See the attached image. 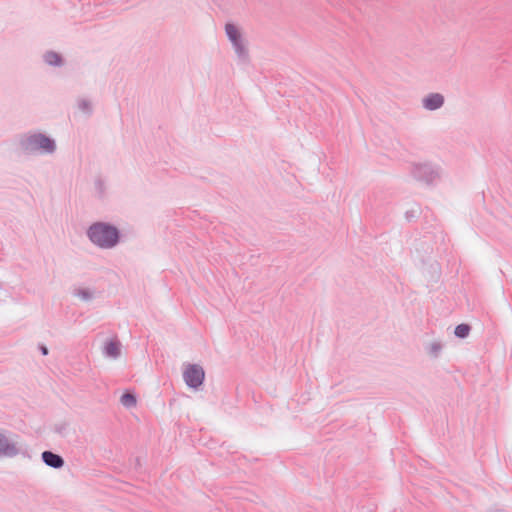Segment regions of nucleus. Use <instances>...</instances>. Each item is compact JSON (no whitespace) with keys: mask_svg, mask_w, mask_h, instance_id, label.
I'll return each mask as SVG.
<instances>
[{"mask_svg":"<svg viewBox=\"0 0 512 512\" xmlns=\"http://www.w3.org/2000/svg\"><path fill=\"white\" fill-rule=\"evenodd\" d=\"M86 235L90 242L101 249H112L120 242V231L116 226L108 222H94Z\"/></svg>","mask_w":512,"mask_h":512,"instance_id":"1","label":"nucleus"},{"mask_svg":"<svg viewBox=\"0 0 512 512\" xmlns=\"http://www.w3.org/2000/svg\"><path fill=\"white\" fill-rule=\"evenodd\" d=\"M225 32L229 41L232 43V46L235 50L238 59L243 63L248 62L249 52L238 27L232 23H227L225 25Z\"/></svg>","mask_w":512,"mask_h":512,"instance_id":"3","label":"nucleus"},{"mask_svg":"<svg viewBox=\"0 0 512 512\" xmlns=\"http://www.w3.org/2000/svg\"><path fill=\"white\" fill-rule=\"evenodd\" d=\"M103 353L105 356L110 358H118L121 354V343L117 339L109 340L105 343L103 348Z\"/></svg>","mask_w":512,"mask_h":512,"instance_id":"9","label":"nucleus"},{"mask_svg":"<svg viewBox=\"0 0 512 512\" xmlns=\"http://www.w3.org/2000/svg\"><path fill=\"white\" fill-rule=\"evenodd\" d=\"M40 351H41L42 355H45V356L48 355V352H49L48 348L44 345L40 346Z\"/></svg>","mask_w":512,"mask_h":512,"instance_id":"16","label":"nucleus"},{"mask_svg":"<svg viewBox=\"0 0 512 512\" xmlns=\"http://www.w3.org/2000/svg\"><path fill=\"white\" fill-rule=\"evenodd\" d=\"M183 379L190 388H199L205 379V371L198 364H187L183 371Z\"/></svg>","mask_w":512,"mask_h":512,"instance_id":"5","label":"nucleus"},{"mask_svg":"<svg viewBox=\"0 0 512 512\" xmlns=\"http://www.w3.org/2000/svg\"><path fill=\"white\" fill-rule=\"evenodd\" d=\"M78 108L84 113L91 114L92 113V105L91 102L87 99H80L78 101Z\"/></svg>","mask_w":512,"mask_h":512,"instance_id":"14","label":"nucleus"},{"mask_svg":"<svg viewBox=\"0 0 512 512\" xmlns=\"http://www.w3.org/2000/svg\"><path fill=\"white\" fill-rule=\"evenodd\" d=\"M42 461L49 467L60 469L64 466V459L59 454L46 450L41 454Z\"/></svg>","mask_w":512,"mask_h":512,"instance_id":"8","label":"nucleus"},{"mask_svg":"<svg viewBox=\"0 0 512 512\" xmlns=\"http://www.w3.org/2000/svg\"><path fill=\"white\" fill-rule=\"evenodd\" d=\"M75 295L85 301L92 299V293L88 289H77Z\"/></svg>","mask_w":512,"mask_h":512,"instance_id":"15","label":"nucleus"},{"mask_svg":"<svg viewBox=\"0 0 512 512\" xmlns=\"http://www.w3.org/2000/svg\"><path fill=\"white\" fill-rule=\"evenodd\" d=\"M442 344L438 341L436 342H433L431 343L429 346H428V353L434 357V358H437L442 350Z\"/></svg>","mask_w":512,"mask_h":512,"instance_id":"13","label":"nucleus"},{"mask_svg":"<svg viewBox=\"0 0 512 512\" xmlns=\"http://www.w3.org/2000/svg\"><path fill=\"white\" fill-rule=\"evenodd\" d=\"M44 61L51 66H61L63 59L60 54L54 51H48L44 54Z\"/></svg>","mask_w":512,"mask_h":512,"instance_id":"10","label":"nucleus"},{"mask_svg":"<svg viewBox=\"0 0 512 512\" xmlns=\"http://www.w3.org/2000/svg\"><path fill=\"white\" fill-rule=\"evenodd\" d=\"M410 173L414 179L427 185L433 184L439 177V171L430 163H413Z\"/></svg>","mask_w":512,"mask_h":512,"instance_id":"4","label":"nucleus"},{"mask_svg":"<svg viewBox=\"0 0 512 512\" xmlns=\"http://www.w3.org/2000/svg\"><path fill=\"white\" fill-rule=\"evenodd\" d=\"M471 327L468 324L462 323L456 326L455 328V335L458 338L464 339L466 338L470 333Z\"/></svg>","mask_w":512,"mask_h":512,"instance_id":"12","label":"nucleus"},{"mask_svg":"<svg viewBox=\"0 0 512 512\" xmlns=\"http://www.w3.org/2000/svg\"><path fill=\"white\" fill-rule=\"evenodd\" d=\"M120 402L123 406L130 408L136 405L137 400L133 393L126 392L121 396Z\"/></svg>","mask_w":512,"mask_h":512,"instance_id":"11","label":"nucleus"},{"mask_svg":"<svg viewBox=\"0 0 512 512\" xmlns=\"http://www.w3.org/2000/svg\"><path fill=\"white\" fill-rule=\"evenodd\" d=\"M444 96L440 93H429L422 99V106L429 111L440 109L444 105Z\"/></svg>","mask_w":512,"mask_h":512,"instance_id":"7","label":"nucleus"},{"mask_svg":"<svg viewBox=\"0 0 512 512\" xmlns=\"http://www.w3.org/2000/svg\"><path fill=\"white\" fill-rule=\"evenodd\" d=\"M406 217H407L408 219H409L410 217H412L411 212H409V211H408V212H406Z\"/></svg>","mask_w":512,"mask_h":512,"instance_id":"17","label":"nucleus"},{"mask_svg":"<svg viewBox=\"0 0 512 512\" xmlns=\"http://www.w3.org/2000/svg\"><path fill=\"white\" fill-rule=\"evenodd\" d=\"M20 450L16 443L12 442L3 433H0V457H15L19 454Z\"/></svg>","mask_w":512,"mask_h":512,"instance_id":"6","label":"nucleus"},{"mask_svg":"<svg viewBox=\"0 0 512 512\" xmlns=\"http://www.w3.org/2000/svg\"><path fill=\"white\" fill-rule=\"evenodd\" d=\"M21 149L28 153H42L51 154L56 150L55 141L42 133H34L21 138Z\"/></svg>","mask_w":512,"mask_h":512,"instance_id":"2","label":"nucleus"}]
</instances>
